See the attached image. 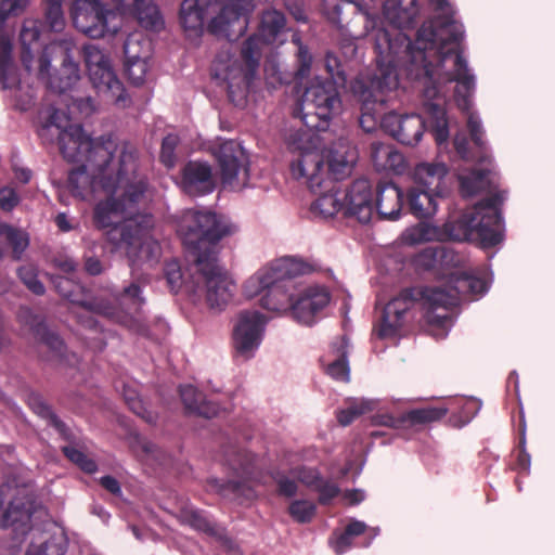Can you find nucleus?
I'll return each instance as SVG.
<instances>
[{"label":"nucleus","instance_id":"nucleus-9","mask_svg":"<svg viewBox=\"0 0 555 555\" xmlns=\"http://www.w3.org/2000/svg\"><path fill=\"white\" fill-rule=\"evenodd\" d=\"M309 270L307 263L293 257L273 260L246 280L244 294L248 298L261 295L260 305L268 311L292 312L298 288L293 279Z\"/></svg>","mask_w":555,"mask_h":555},{"label":"nucleus","instance_id":"nucleus-2","mask_svg":"<svg viewBox=\"0 0 555 555\" xmlns=\"http://www.w3.org/2000/svg\"><path fill=\"white\" fill-rule=\"evenodd\" d=\"M384 16L391 29L376 28L373 23V37L376 62L391 66L405 65L408 75L416 79L417 68L441 67L462 68V54L459 51L464 30L462 24L448 18L437 26L423 25L417 31L414 44L402 29L410 27L417 15V0H386ZM457 77L467 86L463 70Z\"/></svg>","mask_w":555,"mask_h":555},{"label":"nucleus","instance_id":"nucleus-50","mask_svg":"<svg viewBox=\"0 0 555 555\" xmlns=\"http://www.w3.org/2000/svg\"><path fill=\"white\" fill-rule=\"evenodd\" d=\"M31 327H35L36 334L40 336L43 345L54 351L57 356L63 354L64 344L56 334L49 332L40 322H37L36 320L31 323Z\"/></svg>","mask_w":555,"mask_h":555},{"label":"nucleus","instance_id":"nucleus-45","mask_svg":"<svg viewBox=\"0 0 555 555\" xmlns=\"http://www.w3.org/2000/svg\"><path fill=\"white\" fill-rule=\"evenodd\" d=\"M466 259L463 255L454 251L452 248L441 245V251L439 257V264L441 269L451 270V273L461 274L465 270Z\"/></svg>","mask_w":555,"mask_h":555},{"label":"nucleus","instance_id":"nucleus-11","mask_svg":"<svg viewBox=\"0 0 555 555\" xmlns=\"http://www.w3.org/2000/svg\"><path fill=\"white\" fill-rule=\"evenodd\" d=\"M254 10L250 0H184L180 9V22L190 36L202 34L205 18L218 11L208 25L211 34L234 40L243 35L246 21L242 20Z\"/></svg>","mask_w":555,"mask_h":555},{"label":"nucleus","instance_id":"nucleus-56","mask_svg":"<svg viewBox=\"0 0 555 555\" xmlns=\"http://www.w3.org/2000/svg\"><path fill=\"white\" fill-rule=\"evenodd\" d=\"M293 41L298 44V69L296 72V77L298 79H304L310 73L312 57L308 50L300 44L297 37L294 36Z\"/></svg>","mask_w":555,"mask_h":555},{"label":"nucleus","instance_id":"nucleus-49","mask_svg":"<svg viewBox=\"0 0 555 555\" xmlns=\"http://www.w3.org/2000/svg\"><path fill=\"white\" fill-rule=\"evenodd\" d=\"M315 504L308 500H296L288 507L289 515L298 522H309L315 514Z\"/></svg>","mask_w":555,"mask_h":555},{"label":"nucleus","instance_id":"nucleus-30","mask_svg":"<svg viewBox=\"0 0 555 555\" xmlns=\"http://www.w3.org/2000/svg\"><path fill=\"white\" fill-rule=\"evenodd\" d=\"M192 261L193 263L188 269V278H185L178 261L171 260L166 263L165 276L171 292L177 293L184 289L190 296L197 295L199 283L198 273L194 270V257H192Z\"/></svg>","mask_w":555,"mask_h":555},{"label":"nucleus","instance_id":"nucleus-31","mask_svg":"<svg viewBox=\"0 0 555 555\" xmlns=\"http://www.w3.org/2000/svg\"><path fill=\"white\" fill-rule=\"evenodd\" d=\"M371 158L377 171L402 173L405 169L403 155L391 145L382 142L371 144Z\"/></svg>","mask_w":555,"mask_h":555},{"label":"nucleus","instance_id":"nucleus-25","mask_svg":"<svg viewBox=\"0 0 555 555\" xmlns=\"http://www.w3.org/2000/svg\"><path fill=\"white\" fill-rule=\"evenodd\" d=\"M251 462L253 457L242 451H235L232 457L228 459L229 465L236 473H242L245 476V480H229L227 483L219 486L218 491L223 495L233 500H251L255 496V492L250 485L247 483V479L251 476Z\"/></svg>","mask_w":555,"mask_h":555},{"label":"nucleus","instance_id":"nucleus-35","mask_svg":"<svg viewBox=\"0 0 555 555\" xmlns=\"http://www.w3.org/2000/svg\"><path fill=\"white\" fill-rule=\"evenodd\" d=\"M441 196L426 189L413 188L408 194L410 211L417 218H429L436 214L437 197Z\"/></svg>","mask_w":555,"mask_h":555},{"label":"nucleus","instance_id":"nucleus-32","mask_svg":"<svg viewBox=\"0 0 555 555\" xmlns=\"http://www.w3.org/2000/svg\"><path fill=\"white\" fill-rule=\"evenodd\" d=\"M448 173V168L442 163H422L418 164L413 172L416 184L436 194H443V181Z\"/></svg>","mask_w":555,"mask_h":555},{"label":"nucleus","instance_id":"nucleus-12","mask_svg":"<svg viewBox=\"0 0 555 555\" xmlns=\"http://www.w3.org/2000/svg\"><path fill=\"white\" fill-rule=\"evenodd\" d=\"M285 141L288 150L295 155L291 163L292 176L314 192L327 181L320 135L310 129H292Z\"/></svg>","mask_w":555,"mask_h":555},{"label":"nucleus","instance_id":"nucleus-1","mask_svg":"<svg viewBox=\"0 0 555 555\" xmlns=\"http://www.w3.org/2000/svg\"><path fill=\"white\" fill-rule=\"evenodd\" d=\"M67 160L81 164L68 177L74 196L86 199L100 191L107 195L95 206L93 218L99 229H106L113 249L125 250L132 262L138 257L156 263L162 248L152 234L153 217L140 214L146 185L137 171L135 149L118 145L111 137L100 138L82 149L80 159Z\"/></svg>","mask_w":555,"mask_h":555},{"label":"nucleus","instance_id":"nucleus-4","mask_svg":"<svg viewBox=\"0 0 555 555\" xmlns=\"http://www.w3.org/2000/svg\"><path fill=\"white\" fill-rule=\"evenodd\" d=\"M461 67H463V76H467V86L457 77L462 68H450L448 70L441 67L428 68L422 66L417 68L416 79L425 78L423 105L430 122V131L438 144L446 142L449 137L444 109L447 85L456 82L454 101L457 107L467 114L466 125L476 152L469 149L466 137L460 133L454 138V147L461 158L486 166L480 170H473L468 175L460 176L461 192L463 196L470 197L480 192L490 191L492 180L490 178L491 169L488 166L491 165L492 158L483 139L485 131L481 121L476 113L470 112L475 77L469 73L467 63L463 57Z\"/></svg>","mask_w":555,"mask_h":555},{"label":"nucleus","instance_id":"nucleus-36","mask_svg":"<svg viewBox=\"0 0 555 555\" xmlns=\"http://www.w3.org/2000/svg\"><path fill=\"white\" fill-rule=\"evenodd\" d=\"M39 21L33 18H26L23 22L22 29L20 33V42L22 48V62L26 70H30L31 62L34 60V51L38 47L39 38Z\"/></svg>","mask_w":555,"mask_h":555},{"label":"nucleus","instance_id":"nucleus-3","mask_svg":"<svg viewBox=\"0 0 555 555\" xmlns=\"http://www.w3.org/2000/svg\"><path fill=\"white\" fill-rule=\"evenodd\" d=\"M461 67H463V76H467V86L457 77L462 68H450L448 70L441 67L428 68L422 66L417 68L416 79L425 78L423 105L430 122V131L438 144L446 142L449 137L444 109L447 85L456 82L454 101L457 107L467 114L466 125L476 152L469 149L466 137L460 133L454 138V147L461 158L486 166L480 170H473L468 175L460 176L461 192L463 196L470 197L480 192L490 191L492 180L490 178L491 169L488 166L491 165L492 158L483 139L485 131L481 121L476 113L470 112L475 77L469 73L467 63L463 57Z\"/></svg>","mask_w":555,"mask_h":555},{"label":"nucleus","instance_id":"nucleus-22","mask_svg":"<svg viewBox=\"0 0 555 555\" xmlns=\"http://www.w3.org/2000/svg\"><path fill=\"white\" fill-rule=\"evenodd\" d=\"M344 215L354 217L361 223L371 221L374 215L373 186L367 179H358L343 192Z\"/></svg>","mask_w":555,"mask_h":555},{"label":"nucleus","instance_id":"nucleus-52","mask_svg":"<svg viewBox=\"0 0 555 555\" xmlns=\"http://www.w3.org/2000/svg\"><path fill=\"white\" fill-rule=\"evenodd\" d=\"M26 555H64V552L62 546L54 540L41 539L30 544Z\"/></svg>","mask_w":555,"mask_h":555},{"label":"nucleus","instance_id":"nucleus-60","mask_svg":"<svg viewBox=\"0 0 555 555\" xmlns=\"http://www.w3.org/2000/svg\"><path fill=\"white\" fill-rule=\"evenodd\" d=\"M320 493V503L326 504L338 494V488L335 483L328 481H320L314 487Z\"/></svg>","mask_w":555,"mask_h":555},{"label":"nucleus","instance_id":"nucleus-6","mask_svg":"<svg viewBox=\"0 0 555 555\" xmlns=\"http://www.w3.org/2000/svg\"><path fill=\"white\" fill-rule=\"evenodd\" d=\"M503 199L502 194L491 195L466 209L455 219L444 223L442 230L427 223L409 228L402 233V242L414 246L450 238L476 243L482 248L494 247L503 241V228L499 211V205Z\"/></svg>","mask_w":555,"mask_h":555},{"label":"nucleus","instance_id":"nucleus-16","mask_svg":"<svg viewBox=\"0 0 555 555\" xmlns=\"http://www.w3.org/2000/svg\"><path fill=\"white\" fill-rule=\"evenodd\" d=\"M5 505L0 527L26 528L35 509L28 480L14 475L0 486V507Z\"/></svg>","mask_w":555,"mask_h":555},{"label":"nucleus","instance_id":"nucleus-59","mask_svg":"<svg viewBox=\"0 0 555 555\" xmlns=\"http://www.w3.org/2000/svg\"><path fill=\"white\" fill-rule=\"evenodd\" d=\"M276 485H278V491L281 495L285 496H293L297 493V483L295 481L296 478L292 475V478L288 476H284L281 474H278L274 477Z\"/></svg>","mask_w":555,"mask_h":555},{"label":"nucleus","instance_id":"nucleus-20","mask_svg":"<svg viewBox=\"0 0 555 555\" xmlns=\"http://www.w3.org/2000/svg\"><path fill=\"white\" fill-rule=\"evenodd\" d=\"M27 5L28 0H0V81L3 89H15L21 83L12 59V42L3 27L9 16L20 15Z\"/></svg>","mask_w":555,"mask_h":555},{"label":"nucleus","instance_id":"nucleus-10","mask_svg":"<svg viewBox=\"0 0 555 555\" xmlns=\"http://www.w3.org/2000/svg\"><path fill=\"white\" fill-rule=\"evenodd\" d=\"M114 11L133 16L139 24L159 31L164 22L159 11L150 0H77L73 9L75 27L91 38H101L108 30V21Z\"/></svg>","mask_w":555,"mask_h":555},{"label":"nucleus","instance_id":"nucleus-29","mask_svg":"<svg viewBox=\"0 0 555 555\" xmlns=\"http://www.w3.org/2000/svg\"><path fill=\"white\" fill-rule=\"evenodd\" d=\"M89 79L96 92L102 94L107 101L125 105L124 86L117 78L111 64L98 70L96 76L89 75Z\"/></svg>","mask_w":555,"mask_h":555},{"label":"nucleus","instance_id":"nucleus-23","mask_svg":"<svg viewBox=\"0 0 555 555\" xmlns=\"http://www.w3.org/2000/svg\"><path fill=\"white\" fill-rule=\"evenodd\" d=\"M330 301L328 292L319 286L297 288L293 304V318L305 325H311L319 311Z\"/></svg>","mask_w":555,"mask_h":555},{"label":"nucleus","instance_id":"nucleus-47","mask_svg":"<svg viewBox=\"0 0 555 555\" xmlns=\"http://www.w3.org/2000/svg\"><path fill=\"white\" fill-rule=\"evenodd\" d=\"M2 231V235L7 238L13 248V257L15 259H20L29 243L27 234L24 231L12 228L10 225L3 228Z\"/></svg>","mask_w":555,"mask_h":555},{"label":"nucleus","instance_id":"nucleus-7","mask_svg":"<svg viewBox=\"0 0 555 555\" xmlns=\"http://www.w3.org/2000/svg\"><path fill=\"white\" fill-rule=\"evenodd\" d=\"M133 259L134 262L130 259L131 267H134L137 262H142L149 267L154 264L145 262L138 257ZM132 276L133 282L125 287L124 292L118 297L114 298V302L104 298L88 300L85 288L69 278L59 276L55 279L54 284L57 293L62 297L83 308V313L78 317L79 322L83 326L88 328L96 326V321L92 317V314L95 313L115 323L121 324L135 333L146 335L147 326L140 313V309L144 304V298L141 296V286L145 283V279L135 276L134 268H132Z\"/></svg>","mask_w":555,"mask_h":555},{"label":"nucleus","instance_id":"nucleus-55","mask_svg":"<svg viewBox=\"0 0 555 555\" xmlns=\"http://www.w3.org/2000/svg\"><path fill=\"white\" fill-rule=\"evenodd\" d=\"M126 73L134 85H141L147 73V60L125 62Z\"/></svg>","mask_w":555,"mask_h":555},{"label":"nucleus","instance_id":"nucleus-13","mask_svg":"<svg viewBox=\"0 0 555 555\" xmlns=\"http://www.w3.org/2000/svg\"><path fill=\"white\" fill-rule=\"evenodd\" d=\"M233 230L211 211L186 210L180 217L177 231L195 262L201 257H216V244Z\"/></svg>","mask_w":555,"mask_h":555},{"label":"nucleus","instance_id":"nucleus-42","mask_svg":"<svg viewBox=\"0 0 555 555\" xmlns=\"http://www.w3.org/2000/svg\"><path fill=\"white\" fill-rule=\"evenodd\" d=\"M82 55L88 75L96 76L98 70L111 64L108 56L95 44H86Z\"/></svg>","mask_w":555,"mask_h":555},{"label":"nucleus","instance_id":"nucleus-5","mask_svg":"<svg viewBox=\"0 0 555 555\" xmlns=\"http://www.w3.org/2000/svg\"><path fill=\"white\" fill-rule=\"evenodd\" d=\"M488 291V282L467 271L451 273L446 287L430 286L423 289H404L384 308L382 321L376 332L380 338L396 337L405 323L406 313L420 296L427 308L426 321L430 334L442 338L452 323L450 309L460 299L474 300Z\"/></svg>","mask_w":555,"mask_h":555},{"label":"nucleus","instance_id":"nucleus-54","mask_svg":"<svg viewBox=\"0 0 555 555\" xmlns=\"http://www.w3.org/2000/svg\"><path fill=\"white\" fill-rule=\"evenodd\" d=\"M46 16L53 30H61L64 26L62 0H48Z\"/></svg>","mask_w":555,"mask_h":555},{"label":"nucleus","instance_id":"nucleus-62","mask_svg":"<svg viewBox=\"0 0 555 555\" xmlns=\"http://www.w3.org/2000/svg\"><path fill=\"white\" fill-rule=\"evenodd\" d=\"M402 117L403 116H399L396 113L385 114L380 116V127L395 138L396 130L399 129Z\"/></svg>","mask_w":555,"mask_h":555},{"label":"nucleus","instance_id":"nucleus-26","mask_svg":"<svg viewBox=\"0 0 555 555\" xmlns=\"http://www.w3.org/2000/svg\"><path fill=\"white\" fill-rule=\"evenodd\" d=\"M177 518L181 524L188 525L194 530L214 538L229 550L234 548V544L228 537L225 529L210 521L201 511L193 506L185 505L181 507L177 514Z\"/></svg>","mask_w":555,"mask_h":555},{"label":"nucleus","instance_id":"nucleus-18","mask_svg":"<svg viewBox=\"0 0 555 555\" xmlns=\"http://www.w3.org/2000/svg\"><path fill=\"white\" fill-rule=\"evenodd\" d=\"M59 139L60 151L66 159H80L82 149L92 146V139L82 130L80 125L72 124L67 113L61 109H53L42 127L44 131H52Z\"/></svg>","mask_w":555,"mask_h":555},{"label":"nucleus","instance_id":"nucleus-28","mask_svg":"<svg viewBox=\"0 0 555 555\" xmlns=\"http://www.w3.org/2000/svg\"><path fill=\"white\" fill-rule=\"evenodd\" d=\"M403 205V192L393 183L379 184L374 196V211L382 219L396 220Z\"/></svg>","mask_w":555,"mask_h":555},{"label":"nucleus","instance_id":"nucleus-27","mask_svg":"<svg viewBox=\"0 0 555 555\" xmlns=\"http://www.w3.org/2000/svg\"><path fill=\"white\" fill-rule=\"evenodd\" d=\"M182 189L190 195H202L212 191L211 168L206 163L190 162L182 169Z\"/></svg>","mask_w":555,"mask_h":555},{"label":"nucleus","instance_id":"nucleus-64","mask_svg":"<svg viewBox=\"0 0 555 555\" xmlns=\"http://www.w3.org/2000/svg\"><path fill=\"white\" fill-rule=\"evenodd\" d=\"M104 264L102 261L93 256L86 257L85 270L91 275L101 274L104 271Z\"/></svg>","mask_w":555,"mask_h":555},{"label":"nucleus","instance_id":"nucleus-57","mask_svg":"<svg viewBox=\"0 0 555 555\" xmlns=\"http://www.w3.org/2000/svg\"><path fill=\"white\" fill-rule=\"evenodd\" d=\"M292 475L307 487L314 488L320 481L319 474L312 468L299 467L292 470Z\"/></svg>","mask_w":555,"mask_h":555},{"label":"nucleus","instance_id":"nucleus-8","mask_svg":"<svg viewBox=\"0 0 555 555\" xmlns=\"http://www.w3.org/2000/svg\"><path fill=\"white\" fill-rule=\"evenodd\" d=\"M284 28L283 13L274 9L267 10L262 13L258 34L249 37L243 44L241 54L244 66L237 60H228L227 64L222 55L216 60V75L225 81L229 99L234 105L243 106L246 103L251 79L259 65L262 44L274 42Z\"/></svg>","mask_w":555,"mask_h":555},{"label":"nucleus","instance_id":"nucleus-44","mask_svg":"<svg viewBox=\"0 0 555 555\" xmlns=\"http://www.w3.org/2000/svg\"><path fill=\"white\" fill-rule=\"evenodd\" d=\"M65 456L81 470L92 474L96 470L98 465L93 459L86 454L77 444H68L62 447Z\"/></svg>","mask_w":555,"mask_h":555},{"label":"nucleus","instance_id":"nucleus-51","mask_svg":"<svg viewBox=\"0 0 555 555\" xmlns=\"http://www.w3.org/2000/svg\"><path fill=\"white\" fill-rule=\"evenodd\" d=\"M440 251L441 245L426 247L415 256L414 262L423 269L436 268L439 264Z\"/></svg>","mask_w":555,"mask_h":555},{"label":"nucleus","instance_id":"nucleus-19","mask_svg":"<svg viewBox=\"0 0 555 555\" xmlns=\"http://www.w3.org/2000/svg\"><path fill=\"white\" fill-rule=\"evenodd\" d=\"M223 188L241 191L249 180L248 156L235 141L222 142L215 151Z\"/></svg>","mask_w":555,"mask_h":555},{"label":"nucleus","instance_id":"nucleus-24","mask_svg":"<svg viewBox=\"0 0 555 555\" xmlns=\"http://www.w3.org/2000/svg\"><path fill=\"white\" fill-rule=\"evenodd\" d=\"M68 51L69 47L67 42H53L44 48L39 59L38 76L41 79H46L50 76L49 68L51 57L56 53H61L64 56L63 75H66V77L65 79L61 78V83L59 86L61 92H65L70 89L80 78L79 66L69 57Z\"/></svg>","mask_w":555,"mask_h":555},{"label":"nucleus","instance_id":"nucleus-34","mask_svg":"<svg viewBox=\"0 0 555 555\" xmlns=\"http://www.w3.org/2000/svg\"><path fill=\"white\" fill-rule=\"evenodd\" d=\"M181 400L189 413L197 414L206 418L218 415L217 404L206 401L202 392L191 385L181 386L179 389Z\"/></svg>","mask_w":555,"mask_h":555},{"label":"nucleus","instance_id":"nucleus-21","mask_svg":"<svg viewBox=\"0 0 555 555\" xmlns=\"http://www.w3.org/2000/svg\"><path fill=\"white\" fill-rule=\"evenodd\" d=\"M267 318L256 310L242 311L233 331V346L237 357L248 360L258 349Z\"/></svg>","mask_w":555,"mask_h":555},{"label":"nucleus","instance_id":"nucleus-53","mask_svg":"<svg viewBox=\"0 0 555 555\" xmlns=\"http://www.w3.org/2000/svg\"><path fill=\"white\" fill-rule=\"evenodd\" d=\"M178 141L179 140L176 134H168L163 140L160 150V160L168 168H171L175 165V150L176 146L178 145Z\"/></svg>","mask_w":555,"mask_h":555},{"label":"nucleus","instance_id":"nucleus-37","mask_svg":"<svg viewBox=\"0 0 555 555\" xmlns=\"http://www.w3.org/2000/svg\"><path fill=\"white\" fill-rule=\"evenodd\" d=\"M348 340L345 336L333 344L334 359L328 363L327 374L341 382L349 380V366L347 362Z\"/></svg>","mask_w":555,"mask_h":555},{"label":"nucleus","instance_id":"nucleus-39","mask_svg":"<svg viewBox=\"0 0 555 555\" xmlns=\"http://www.w3.org/2000/svg\"><path fill=\"white\" fill-rule=\"evenodd\" d=\"M424 132V120L420 115H405L402 117L395 139L406 145L416 144Z\"/></svg>","mask_w":555,"mask_h":555},{"label":"nucleus","instance_id":"nucleus-38","mask_svg":"<svg viewBox=\"0 0 555 555\" xmlns=\"http://www.w3.org/2000/svg\"><path fill=\"white\" fill-rule=\"evenodd\" d=\"M344 206L343 192L331 188L314 201L311 210L314 215L322 218H331L338 211H344Z\"/></svg>","mask_w":555,"mask_h":555},{"label":"nucleus","instance_id":"nucleus-41","mask_svg":"<svg viewBox=\"0 0 555 555\" xmlns=\"http://www.w3.org/2000/svg\"><path fill=\"white\" fill-rule=\"evenodd\" d=\"M448 413L443 406L414 409L404 414L405 426L426 425L441 420Z\"/></svg>","mask_w":555,"mask_h":555},{"label":"nucleus","instance_id":"nucleus-33","mask_svg":"<svg viewBox=\"0 0 555 555\" xmlns=\"http://www.w3.org/2000/svg\"><path fill=\"white\" fill-rule=\"evenodd\" d=\"M327 176L332 175L334 179H343L351 172L357 160V152L354 149L339 144L331 150L325 156Z\"/></svg>","mask_w":555,"mask_h":555},{"label":"nucleus","instance_id":"nucleus-17","mask_svg":"<svg viewBox=\"0 0 555 555\" xmlns=\"http://www.w3.org/2000/svg\"><path fill=\"white\" fill-rule=\"evenodd\" d=\"M198 273L199 288L194 299L205 298L211 309H223L231 300L235 285L227 272L217 263L216 257L198 258L194 262Z\"/></svg>","mask_w":555,"mask_h":555},{"label":"nucleus","instance_id":"nucleus-40","mask_svg":"<svg viewBox=\"0 0 555 555\" xmlns=\"http://www.w3.org/2000/svg\"><path fill=\"white\" fill-rule=\"evenodd\" d=\"M125 62L147 60L151 55V41L141 33L130 34L124 43Z\"/></svg>","mask_w":555,"mask_h":555},{"label":"nucleus","instance_id":"nucleus-14","mask_svg":"<svg viewBox=\"0 0 555 555\" xmlns=\"http://www.w3.org/2000/svg\"><path fill=\"white\" fill-rule=\"evenodd\" d=\"M378 67L372 76L361 75L351 83V92L361 103L360 126L372 132L380 125L386 92L398 86L396 66L377 63Z\"/></svg>","mask_w":555,"mask_h":555},{"label":"nucleus","instance_id":"nucleus-61","mask_svg":"<svg viewBox=\"0 0 555 555\" xmlns=\"http://www.w3.org/2000/svg\"><path fill=\"white\" fill-rule=\"evenodd\" d=\"M131 448L135 454L142 456L152 455L156 451V447L151 441L138 435L133 437Z\"/></svg>","mask_w":555,"mask_h":555},{"label":"nucleus","instance_id":"nucleus-15","mask_svg":"<svg viewBox=\"0 0 555 555\" xmlns=\"http://www.w3.org/2000/svg\"><path fill=\"white\" fill-rule=\"evenodd\" d=\"M340 109L341 100L335 82L315 76L308 81L297 112L306 129L325 130L328 120Z\"/></svg>","mask_w":555,"mask_h":555},{"label":"nucleus","instance_id":"nucleus-58","mask_svg":"<svg viewBox=\"0 0 555 555\" xmlns=\"http://www.w3.org/2000/svg\"><path fill=\"white\" fill-rule=\"evenodd\" d=\"M20 203V196L16 191L10 186L0 189V208L4 211H11Z\"/></svg>","mask_w":555,"mask_h":555},{"label":"nucleus","instance_id":"nucleus-46","mask_svg":"<svg viewBox=\"0 0 555 555\" xmlns=\"http://www.w3.org/2000/svg\"><path fill=\"white\" fill-rule=\"evenodd\" d=\"M17 274L23 284L35 295H43L44 286L38 280V270L34 264H25L18 268Z\"/></svg>","mask_w":555,"mask_h":555},{"label":"nucleus","instance_id":"nucleus-48","mask_svg":"<svg viewBox=\"0 0 555 555\" xmlns=\"http://www.w3.org/2000/svg\"><path fill=\"white\" fill-rule=\"evenodd\" d=\"M124 398L130 410L137 415L141 416L147 423L153 424L156 422V414L147 411L142 400L139 398L137 391L129 387L125 388Z\"/></svg>","mask_w":555,"mask_h":555},{"label":"nucleus","instance_id":"nucleus-43","mask_svg":"<svg viewBox=\"0 0 555 555\" xmlns=\"http://www.w3.org/2000/svg\"><path fill=\"white\" fill-rule=\"evenodd\" d=\"M375 408V402L365 399H354L350 404L338 412L337 418L343 426L349 425L354 418L362 414L372 411Z\"/></svg>","mask_w":555,"mask_h":555},{"label":"nucleus","instance_id":"nucleus-63","mask_svg":"<svg viewBox=\"0 0 555 555\" xmlns=\"http://www.w3.org/2000/svg\"><path fill=\"white\" fill-rule=\"evenodd\" d=\"M374 424L392 428H402L405 427L404 414L401 417H393L389 414L376 415L374 417Z\"/></svg>","mask_w":555,"mask_h":555}]
</instances>
